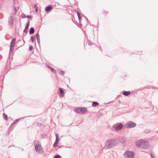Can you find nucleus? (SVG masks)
<instances>
[{
	"label": "nucleus",
	"instance_id": "f257e3e1",
	"mask_svg": "<svg viewBox=\"0 0 158 158\" xmlns=\"http://www.w3.org/2000/svg\"><path fill=\"white\" fill-rule=\"evenodd\" d=\"M119 140L117 139H110L105 142L103 149L106 150L116 146Z\"/></svg>",
	"mask_w": 158,
	"mask_h": 158
},
{
	"label": "nucleus",
	"instance_id": "f03ea898",
	"mask_svg": "<svg viewBox=\"0 0 158 158\" xmlns=\"http://www.w3.org/2000/svg\"><path fill=\"white\" fill-rule=\"evenodd\" d=\"M137 146L142 148L147 149L149 147L148 143L143 139H140L136 142Z\"/></svg>",
	"mask_w": 158,
	"mask_h": 158
},
{
	"label": "nucleus",
	"instance_id": "7ed1b4c3",
	"mask_svg": "<svg viewBox=\"0 0 158 158\" xmlns=\"http://www.w3.org/2000/svg\"><path fill=\"white\" fill-rule=\"evenodd\" d=\"M35 149L37 153L41 154L43 153V148L40 141L36 140L34 141Z\"/></svg>",
	"mask_w": 158,
	"mask_h": 158
},
{
	"label": "nucleus",
	"instance_id": "20e7f679",
	"mask_svg": "<svg viewBox=\"0 0 158 158\" xmlns=\"http://www.w3.org/2000/svg\"><path fill=\"white\" fill-rule=\"evenodd\" d=\"M134 155L133 152L129 151L126 152L123 154V156L125 158H133Z\"/></svg>",
	"mask_w": 158,
	"mask_h": 158
},
{
	"label": "nucleus",
	"instance_id": "39448f33",
	"mask_svg": "<svg viewBox=\"0 0 158 158\" xmlns=\"http://www.w3.org/2000/svg\"><path fill=\"white\" fill-rule=\"evenodd\" d=\"M136 124L133 122L130 121L128 122L126 124V127L127 128H129L135 127Z\"/></svg>",
	"mask_w": 158,
	"mask_h": 158
},
{
	"label": "nucleus",
	"instance_id": "423d86ee",
	"mask_svg": "<svg viewBox=\"0 0 158 158\" xmlns=\"http://www.w3.org/2000/svg\"><path fill=\"white\" fill-rule=\"evenodd\" d=\"M14 18L12 16H10L9 17L8 23L10 27L12 28L13 27Z\"/></svg>",
	"mask_w": 158,
	"mask_h": 158
},
{
	"label": "nucleus",
	"instance_id": "0eeeda50",
	"mask_svg": "<svg viewBox=\"0 0 158 158\" xmlns=\"http://www.w3.org/2000/svg\"><path fill=\"white\" fill-rule=\"evenodd\" d=\"M52 9V5H49L46 6L45 9V10L46 12H49Z\"/></svg>",
	"mask_w": 158,
	"mask_h": 158
},
{
	"label": "nucleus",
	"instance_id": "6e6552de",
	"mask_svg": "<svg viewBox=\"0 0 158 158\" xmlns=\"http://www.w3.org/2000/svg\"><path fill=\"white\" fill-rule=\"evenodd\" d=\"M123 127V125L122 123L119 124V125L116 126L115 128V131H118L120 130Z\"/></svg>",
	"mask_w": 158,
	"mask_h": 158
},
{
	"label": "nucleus",
	"instance_id": "1a4fd4ad",
	"mask_svg": "<svg viewBox=\"0 0 158 158\" xmlns=\"http://www.w3.org/2000/svg\"><path fill=\"white\" fill-rule=\"evenodd\" d=\"M87 111V109L85 107L80 108V113H84Z\"/></svg>",
	"mask_w": 158,
	"mask_h": 158
},
{
	"label": "nucleus",
	"instance_id": "9d476101",
	"mask_svg": "<svg viewBox=\"0 0 158 158\" xmlns=\"http://www.w3.org/2000/svg\"><path fill=\"white\" fill-rule=\"evenodd\" d=\"M16 41V38H14L12 40H11L10 44V46H11V47H14L15 46V42Z\"/></svg>",
	"mask_w": 158,
	"mask_h": 158
},
{
	"label": "nucleus",
	"instance_id": "9b49d317",
	"mask_svg": "<svg viewBox=\"0 0 158 158\" xmlns=\"http://www.w3.org/2000/svg\"><path fill=\"white\" fill-rule=\"evenodd\" d=\"M59 89L60 93V95L62 97L64 96V92L63 89L61 88H59Z\"/></svg>",
	"mask_w": 158,
	"mask_h": 158
},
{
	"label": "nucleus",
	"instance_id": "f8f14e48",
	"mask_svg": "<svg viewBox=\"0 0 158 158\" xmlns=\"http://www.w3.org/2000/svg\"><path fill=\"white\" fill-rule=\"evenodd\" d=\"M15 122H14L12 123L11 125L10 126L9 129L10 130L12 131L14 128L15 125Z\"/></svg>",
	"mask_w": 158,
	"mask_h": 158
},
{
	"label": "nucleus",
	"instance_id": "ddd939ff",
	"mask_svg": "<svg viewBox=\"0 0 158 158\" xmlns=\"http://www.w3.org/2000/svg\"><path fill=\"white\" fill-rule=\"evenodd\" d=\"M35 31L33 27H31L29 30V34L31 35L34 34Z\"/></svg>",
	"mask_w": 158,
	"mask_h": 158
},
{
	"label": "nucleus",
	"instance_id": "4468645a",
	"mask_svg": "<svg viewBox=\"0 0 158 158\" xmlns=\"http://www.w3.org/2000/svg\"><path fill=\"white\" fill-rule=\"evenodd\" d=\"M125 140L126 139L124 137H121L119 138V141L122 143H124Z\"/></svg>",
	"mask_w": 158,
	"mask_h": 158
},
{
	"label": "nucleus",
	"instance_id": "2eb2a0df",
	"mask_svg": "<svg viewBox=\"0 0 158 158\" xmlns=\"http://www.w3.org/2000/svg\"><path fill=\"white\" fill-rule=\"evenodd\" d=\"M47 67L48 69H51L52 72L53 73H55L56 72V70L55 69H53V68L51 67V66H50L49 65H48Z\"/></svg>",
	"mask_w": 158,
	"mask_h": 158
},
{
	"label": "nucleus",
	"instance_id": "dca6fc26",
	"mask_svg": "<svg viewBox=\"0 0 158 158\" xmlns=\"http://www.w3.org/2000/svg\"><path fill=\"white\" fill-rule=\"evenodd\" d=\"M130 91H124L123 92V94L125 96H128L130 95Z\"/></svg>",
	"mask_w": 158,
	"mask_h": 158
},
{
	"label": "nucleus",
	"instance_id": "f3484780",
	"mask_svg": "<svg viewBox=\"0 0 158 158\" xmlns=\"http://www.w3.org/2000/svg\"><path fill=\"white\" fill-rule=\"evenodd\" d=\"M59 141V139H56L55 143L53 144V147L54 148H56L57 146V145L58 143V142Z\"/></svg>",
	"mask_w": 158,
	"mask_h": 158
},
{
	"label": "nucleus",
	"instance_id": "a211bd4d",
	"mask_svg": "<svg viewBox=\"0 0 158 158\" xmlns=\"http://www.w3.org/2000/svg\"><path fill=\"white\" fill-rule=\"evenodd\" d=\"M28 27H29L28 26H26V25L25 28L24 29V31H23V32L24 33H27L28 30Z\"/></svg>",
	"mask_w": 158,
	"mask_h": 158
},
{
	"label": "nucleus",
	"instance_id": "6ab92c4d",
	"mask_svg": "<svg viewBox=\"0 0 158 158\" xmlns=\"http://www.w3.org/2000/svg\"><path fill=\"white\" fill-rule=\"evenodd\" d=\"M98 103L96 102H94L92 104V106L93 107H95L98 105Z\"/></svg>",
	"mask_w": 158,
	"mask_h": 158
},
{
	"label": "nucleus",
	"instance_id": "aec40b11",
	"mask_svg": "<svg viewBox=\"0 0 158 158\" xmlns=\"http://www.w3.org/2000/svg\"><path fill=\"white\" fill-rule=\"evenodd\" d=\"M3 118H5V120H8V116L6 114H5V113H3Z\"/></svg>",
	"mask_w": 158,
	"mask_h": 158
},
{
	"label": "nucleus",
	"instance_id": "412c9836",
	"mask_svg": "<svg viewBox=\"0 0 158 158\" xmlns=\"http://www.w3.org/2000/svg\"><path fill=\"white\" fill-rule=\"evenodd\" d=\"M35 35L32 36L31 37V40L32 43H33L34 41L35 40Z\"/></svg>",
	"mask_w": 158,
	"mask_h": 158
},
{
	"label": "nucleus",
	"instance_id": "4be33fe9",
	"mask_svg": "<svg viewBox=\"0 0 158 158\" xmlns=\"http://www.w3.org/2000/svg\"><path fill=\"white\" fill-rule=\"evenodd\" d=\"M74 20L73 19H72V20L73 21V22L75 24L77 25L78 27H79V24H78V23L76 21L74 18Z\"/></svg>",
	"mask_w": 158,
	"mask_h": 158
},
{
	"label": "nucleus",
	"instance_id": "5701e85b",
	"mask_svg": "<svg viewBox=\"0 0 158 158\" xmlns=\"http://www.w3.org/2000/svg\"><path fill=\"white\" fill-rule=\"evenodd\" d=\"M36 35L37 40H40V35H39V32H37V33H36Z\"/></svg>",
	"mask_w": 158,
	"mask_h": 158
},
{
	"label": "nucleus",
	"instance_id": "b1692460",
	"mask_svg": "<svg viewBox=\"0 0 158 158\" xmlns=\"http://www.w3.org/2000/svg\"><path fill=\"white\" fill-rule=\"evenodd\" d=\"M34 7L35 9V11L36 12H38V6H36V4H35V5H34Z\"/></svg>",
	"mask_w": 158,
	"mask_h": 158
},
{
	"label": "nucleus",
	"instance_id": "393cba45",
	"mask_svg": "<svg viewBox=\"0 0 158 158\" xmlns=\"http://www.w3.org/2000/svg\"><path fill=\"white\" fill-rule=\"evenodd\" d=\"M64 73V71H60L59 72V74L61 75H63Z\"/></svg>",
	"mask_w": 158,
	"mask_h": 158
},
{
	"label": "nucleus",
	"instance_id": "a878e982",
	"mask_svg": "<svg viewBox=\"0 0 158 158\" xmlns=\"http://www.w3.org/2000/svg\"><path fill=\"white\" fill-rule=\"evenodd\" d=\"M74 111L77 113H79V107H77L75 109Z\"/></svg>",
	"mask_w": 158,
	"mask_h": 158
},
{
	"label": "nucleus",
	"instance_id": "bb28decb",
	"mask_svg": "<svg viewBox=\"0 0 158 158\" xmlns=\"http://www.w3.org/2000/svg\"><path fill=\"white\" fill-rule=\"evenodd\" d=\"M53 158H61V156L58 154L55 156Z\"/></svg>",
	"mask_w": 158,
	"mask_h": 158
},
{
	"label": "nucleus",
	"instance_id": "cd10ccee",
	"mask_svg": "<svg viewBox=\"0 0 158 158\" xmlns=\"http://www.w3.org/2000/svg\"><path fill=\"white\" fill-rule=\"evenodd\" d=\"M21 17L22 18H24L26 17V15L24 14H22L21 15Z\"/></svg>",
	"mask_w": 158,
	"mask_h": 158
},
{
	"label": "nucleus",
	"instance_id": "c85d7f7f",
	"mask_svg": "<svg viewBox=\"0 0 158 158\" xmlns=\"http://www.w3.org/2000/svg\"><path fill=\"white\" fill-rule=\"evenodd\" d=\"M56 139H59V136L58 134H56Z\"/></svg>",
	"mask_w": 158,
	"mask_h": 158
},
{
	"label": "nucleus",
	"instance_id": "c756f323",
	"mask_svg": "<svg viewBox=\"0 0 158 158\" xmlns=\"http://www.w3.org/2000/svg\"><path fill=\"white\" fill-rule=\"evenodd\" d=\"M33 48V47L32 45H31L29 46V49L30 50H32Z\"/></svg>",
	"mask_w": 158,
	"mask_h": 158
},
{
	"label": "nucleus",
	"instance_id": "7c9ffc66",
	"mask_svg": "<svg viewBox=\"0 0 158 158\" xmlns=\"http://www.w3.org/2000/svg\"><path fill=\"white\" fill-rule=\"evenodd\" d=\"M13 47H11V46L10 47V52H11L14 49V48Z\"/></svg>",
	"mask_w": 158,
	"mask_h": 158
},
{
	"label": "nucleus",
	"instance_id": "2f4dec72",
	"mask_svg": "<svg viewBox=\"0 0 158 158\" xmlns=\"http://www.w3.org/2000/svg\"><path fill=\"white\" fill-rule=\"evenodd\" d=\"M14 10L15 11V12L16 14L17 13V9H16V8L15 7V6L14 7Z\"/></svg>",
	"mask_w": 158,
	"mask_h": 158
},
{
	"label": "nucleus",
	"instance_id": "473e14b6",
	"mask_svg": "<svg viewBox=\"0 0 158 158\" xmlns=\"http://www.w3.org/2000/svg\"><path fill=\"white\" fill-rule=\"evenodd\" d=\"M30 21L29 20H28L27 23H26V25L27 26H29Z\"/></svg>",
	"mask_w": 158,
	"mask_h": 158
},
{
	"label": "nucleus",
	"instance_id": "72a5a7b5",
	"mask_svg": "<svg viewBox=\"0 0 158 158\" xmlns=\"http://www.w3.org/2000/svg\"><path fill=\"white\" fill-rule=\"evenodd\" d=\"M21 118H19L16 119L15 121H14V122H15V123H16L18 122V121L20 120Z\"/></svg>",
	"mask_w": 158,
	"mask_h": 158
},
{
	"label": "nucleus",
	"instance_id": "f704fd0d",
	"mask_svg": "<svg viewBox=\"0 0 158 158\" xmlns=\"http://www.w3.org/2000/svg\"><path fill=\"white\" fill-rule=\"evenodd\" d=\"M26 17L28 19H30L31 18V16L29 15L26 16Z\"/></svg>",
	"mask_w": 158,
	"mask_h": 158
},
{
	"label": "nucleus",
	"instance_id": "c9c22d12",
	"mask_svg": "<svg viewBox=\"0 0 158 158\" xmlns=\"http://www.w3.org/2000/svg\"><path fill=\"white\" fill-rule=\"evenodd\" d=\"M145 132L146 133H148L150 132V130H145Z\"/></svg>",
	"mask_w": 158,
	"mask_h": 158
},
{
	"label": "nucleus",
	"instance_id": "e433bc0d",
	"mask_svg": "<svg viewBox=\"0 0 158 158\" xmlns=\"http://www.w3.org/2000/svg\"><path fill=\"white\" fill-rule=\"evenodd\" d=\"M37 125L38 126H40V127L42 125V124L41 123H37Z\"/></svg>",
	"mask_w": 158,
	"mask_h": 158
},
{
	"label": "nucleus",
	"instance_id": "4c0bfd02",
	"mask_svg": "<svg viewBox=\"0 0 158 158\" xmlns=\"http://www.w3.org/2000/svg\"><path fill=\"white\" fill-rule=\"evenodd\" d=\"M77 17H78V19H79V11H77Z\"/></svg>",
	"mask_w": 158,
	"mask_h": 158
},
{
	"label": "nucleus",
	"instance_id": "58836bf2",
	"mask_svg": "<svg viewBox=\"0 0 158 158\" xmlns=\"http://www.w3.org/2000/svg\"><path fill=\"white\" fill-rule=\"evenodd\" d=\"M152 158H156L152 154V153L150 154Z\"/></svg>",
	"mask_w": 158,
	"mask_h": 158
},
{
	"label": "nucleus",
	"instance_id": "ea45409f",
	"mask_svg": "<svg viewBox=\"0 0 158 158\" xmlns=\"http://www.w3.org/2000/svg\"><path fill=\"white\" fill-rule=\"evenodd\" d=\"M23 42H24V43H23V44H22V45H20V46H18V48H19V47H21V46H23L24 45V43H25V41H24V40H23Z\"/></svg>",
	"mask_w": 158,
	"mask_h": 158
},
{
	"label": "nucleus",
	"instance_id": "a19ab883",
	"mask_svg": "<svg viewBox=\"0 0 158 158\" xmlns=\"http://www.w3.org/2000/svg\"><path fill=\"white\" fill-rule=\"evenodd\" d=\"M88 44L90 46H91L92 44V43H91V41H89L88 42Z\"/></svg>",
	"mask_w": 158,
	"mask_h": 158
},
{
	"label": "nucleus",
	"instance_id": "79ce46f5",
	"mask_svg": "<svg viewBox=\"0 0 158 158\" xmlns=\"http://www.w3.org/2000/svg\"><path fill=\"white\" fill-rule=\"evenodd\" d=\"M37 40V41L38 44H39V45H40V40Z\"/></svg>",
	"mask_w": 158,
	"mask_h": 158
},
{
	"label": "nucleus",
	"instance_id": "37998d69",
	"mask_svg": "<svg viewBox=\"0 0 158 158\" xmlns=\"http://www.w3.org/2000/svg\"><path fill=\"white\" fill-rule=\"evenodd\" d=\"M21 40H20L18 42H17V44H19V42H21Z\"/></svg>",
	"mask_w": 158,
	"mask_h": 158
},
{
	"label": "nucleus",
	"instance_id": "c03bdc74",
	"mask_svg": "<svg viewBox=\"0 0 158 158\" xmlns=\"http://www.w3.org/2000/svg\"><path fill=\"white\" fill-rule=\"evenodd\" d=\"M82 24H81L80 23V26H82Z\"/></svg>",
	"mask_w": 158,
	"mask_h": 158
},
{
	"label": "nucleus",
	"instance_id": "a18cd8bd",
	"mask_svg": "<svg viewBox=\"0 0 158 158\" xmlns=\"http://www.w3.org/2000/svg\"><path fill=\"white\" fill-rule=\"evenodd\" d=\"M66 148H70V147H67V146H66Z\"/></svg>",
	"mask_w": 158,
	"mask_h": 158
},
{
	"label": "nucleus",
	"instance_id": "49530a36",
	"mask_svg": "<svg viewBox=\"0 0 158 158\" xmlns=\"http://www.w3.org/2000/svg\"><path fill=\"white\" fill-rule=\"evenodd\" d=\"M81 17V15H80V19Z\"/></svg>",
	"mask_w": 158,
	"mask_h": 158
},
{
	"label": "nucleus",
	"instance_id": "de8ad7c7",
	"mask_svg": "<svg viewBox=\"0 0 158 158\" xmlns=\"http://www.w3.org/2000/svg\"><path fill=\"white\" fill-rule=\"evenodd\" d=\"M157 133H158V132H157Z\"/></svg>",
	"mask_w": 158,
	"mask_h": 158
}]
</instances>
